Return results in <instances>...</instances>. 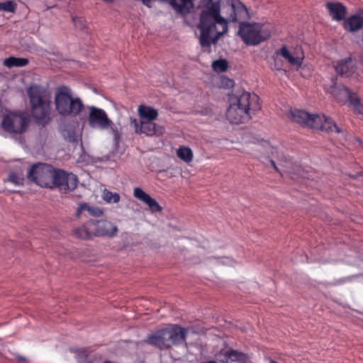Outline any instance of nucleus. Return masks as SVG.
Wrapping results in <instances>:
<instances>
[{
	"mask_svg": "<svg viewBox=\"0 0 363 363\" xmlns=\"http://www.w3.org/2000/svg\"><path fill=\"white\" fill-rule=\"evenodd\" d=\"M84 211L92 217H101L104 214V211L101 208L94 206L86 202H82L78 204L75 216L80 218Z\"/></svg>",
	"mask_w": 363,
	"mask_h": 363,
	"instance_id": "nucleus-21",
	"label": "nucleus"
},
{
	"mask_svg": "<svg viewBox=\"0 0 363 363\" xmlns=\"http://www.w3.org/2000/svg\"><path fill=\"white\" fill-rule=\"evenodd\" d=\"M9 181L15 184L16 185H23L24 178L22 174L11 172L9 174Z\"/></svg>",
	"mask_w": 363,
	"mask_h": 363,
	"instance_id": "nucleus-36",
	"label": "nucleus"
},
{
	"mask_svg": "<svg viewBox=\"0 0 363 363\" xmlns=\"http://www.w3.org/2000/svg\"><path fill=\"white\" fill-rule=\"evenodd\" d=\"M108 129H110V132L113 135L115 144L118 145L121 136V128L120 124L117 125L111 121V123L108 125Z\"/></svg>",
	"mask_w": 363,
	"mask_h": 363,
	"instance_id": "nucleus-32",
	"label": "nucleus"
},
{
	"mask_svg": "<svg viewBox=\"0 0 363 363\" xmlns=\"http://www.w3.org/2000/svg\"><path fill=\"white\" fill-rule=\"evenodd\" d=\"M55 104L58 113L63 116H78L84 108L82 101L79 98H73L71 89L62 86L56 89Z\"/></svg>",
	"mask_w": 363,
	"mask_h": 363,
	"instance_id": "nucleus-4",
	"label": "nucleus"
},
{
	"mask_svg": "<svg viewBox=\"0 0 363 363\" xmlns=\"http://www.w3.org/2000/svg\"><path fill=\"white\" fill-rule=\"evenodd\" d=\"M102 199L106 203H116L120 201L121 196L118 193H113L106 189L103 191Z\"/></svg>",
	"mask_w": 363,
	"mask_h": 363,
	"instance_id": "nucleus-31",
	"label": "nucleus"
},
{
	"mask_svg": "<svg viewBox=\"0 0 363 363\" xmlns=\"http://www.w3.org/2000/svg\"><path fill=\"white\" fill-rule=\"evenodd\" d=\"M350 104L352 105L359 113L363 114V103L361 102L357 94L353 96Z\"/></svg>",
	"mask_w": 363,
	"mask_h": 363,
	"instance_id": "nucleus-35",
	"label": "nucleus"
},
{
	"mask_svg": "<svg viewBox=\"0 0 363 363\" xmlns=\"http://www.w3.org/2000/svg\"><path fill=\"white\" fill-rule=\"evenodd\" d=\"M335 69L339 76L349 77L354 72V60L351 57L340 60L337 62Z\"/></svg>",
	"mask_w": 363,
	"mask_h": 363,
	"instance_id": "nucleus-17",
	"label": "nucleus"
},
{
	"mask_svg": "<svg viewBox=\"0 0 363 363\" xmlns=\"http://www.w3.org/2000/svg\"><path fill=\"white\" fill-rule=\"evenodd\" d=\"M226 116L231 123L235 124L245 123L251 118L250 111L240 108L234 103H230L226 111Z\"/></svg>",
	"mask_w": 363,
	"mask_h": 363,
	"instance_id": "nucleus-13",
	"label": "nucleus"
},
{
	"mask_svg": "<svg viewBox=\"0 0 363 363\" xmlns=\"http://www.w3.org/2000/svg\"><path fill=\"white\" fill-rule=\"evenodd\" d=\"M226 16L221 14V0H199L194 13L198 19L199 40L203 48L209 50L220 37L228 31L229 23L239 24L238 35L247 45H257L271 36L269 24L249 23L248 9L240 0H226Z\"/></svg>",
	"mask_w": 363,
	"mask_h": 363,
	"instance_id": "nucleus-1",
	"label": "nucleus"
},
{
	"mask_svg": "<svg viewBox=\"0 0 363 363\" xmlns=\"http://www.w3.org/2000/svg\"><path fill=\"white\" fill-rule=\"evenodd\" d=\"M130 125L134 128L136 134H145L148 137H160L164 133L165 129L162 125H157L154 121H140L130 118Z\"/></svg>",
	"mask_w": 363,
	"mask_h": 363,
	"instance_id": "nucleus-8",
	"label": "nucleus"
},
{
	"mask_svg": "<svg viewBox=\"0 0 363 363\" xmlns=\"http://www.w3.org/2000/svg\"><path fill=\"white\" fill-rule=\"evenodd\" d=\"M30 121V114L27 111L10 112L3 118L1 127L8 133L21 134L27 130Z\"/></svg>",
	"mask_w": 363,
	"mask_h": 363,
	"instance_id": "nucleus-6",
	"label": "nucleus"
},
{
	"mask_svg": "<svg viewBox=\"0 0 363 363\" xmlns=\"http://www.w3.org/2000/svg\"><path fill=\"white\" fill-rule=\"evenodd\" d=\"M220 86L226 89L232 88L234 86V81L226 77H222L220 78Z\"/></svg>",
	"mask_w": 363,
	"mask_h": 363,
	"instance_id": "nucleus-39",
	"label": "nucleus"
},
{
	"mask_svg": "<svg viewBox=\"0 0 363 363\" xmlns=\"http://www.w3.org/2000/svg\"><path fill=\"white\" fill-rule=\"evenodd\" d=\"M344 28L349 32H355L363 27V13L354 14L345 20Z\"/></svg>",
	"mask_w": 363,
	"mask_h": 363,
	"instance_id": "nucleus-22",
	"label": "nucleus"
},
{
	"mask_svg": "<svg viewBox=\"0 0 363 363\" xmlns=\"http://www.w3.org/2000/svg\"><path fill=\"white\" fill-rule=\"evenodd\" d=\"M95 238H112L117 235L118 228L113 223L104 220L93 219Z\"/></svg>",
	"mask_w": 363,
	"mask_h": 363,
	"instance_id": "nucleus-12",
	"label": "nucleus"
},
{
	"mask_svg": "<svg viewBox=\"0 0 363 363\" xmlns=\"http://www.w3.org/2000/svg\"><path fill=\"white\" fill-rule=\"evenodd\" d=\"M291 118L296 123L301 125L307 126L308 121L310 118V113L303 110H294L291 111Z\"/></svg>",
	"mask_w": 363,
	"mask_h": 363,
	"instance_id": "nucleus-27",
	"label": "nucleus"
},
{
	"mask_svg": "<svg viewBox=\"0 0 363 363\" xmlns=\"http://www.w3.org/2000/svg\"><path fill=\"white\" fill-rule=\"evenodd\" d=\"M16 357H17V359L19 361H24V362H26L27 360L24 357H22V356H20V355L17 356Z\"/></svg>",
	"mask_w": 363,
	"mask_h": 363,
	"instance_id": "nucleus-41",
	"label": "nucleus"
},
{
	"mask_svg": "<svg viewBox=\"0 0 363 363\" xmlns=\"http://www.w3.org/2000/svg\"><path fill=\"white\" fill-rule=\"evenodd\" d=\"M269 162L277 172L283 176V174L286 172H291L289 168L293 163V161L290 157L286 156L282 161L279 163V166L277 164L276 161L274 159H269Z\"/></svg>",
	"mask_w": 363,
	"mask_h": 363,
	"instance_id": "nucleus-25",
	"label": "nucleus"
},
{
	"mask_svg": "<svg viewBox=\"0 0 363 363\" xmlns=\"http://www.w3.org/2000/svg\"><path fill=\"white\" fill-rule=\"evenodd\" d=\"M270 363H278L277 362L274 361V360H271L270 361Z\"/></svg>",
	"mask_w": 363,
	"mask_h": 363,
	"instance_id": "nucleus-42",
	"label": "nucleus"
},
{
	"mask_svg": "<svg viewBox=\"0 0 363 363\" xmlns=\"http://www.w3.org/2000/svg\"><path fill=\"white\" fill-rule=\"evenodd\" d=\"M259 97L257 95L253 94H251L249 92L243 91L241 94H236L230 97V103H234L240 108L247 109L250 111V110H258L259 106L257 103Z\"/></svg>",
	"mask_w": 363,
	"mask_h": 363,
	"instance_id": "nucleus-11",
	"label": "nucleus"
},
{
	"mask_svg": "<svg viewBox=\"0 0 363 363\" xmlns=\"http://www.w3.org/2000/svg\"><path fill=\"white\" fill-rule=\"evenodd\" d=\"M218 359L222 363H229L233 362L247 363L248 356L245 353L230 349L225 352L223 354L220 353L218 355Z\"/></svg>",
	"mask_w": 363,
	"mask_h": 363,
	"instance_id": "nucleus-16",
	"label": "nucleus"
},
{
	"mask_svg": "<svg viewBox=\"0 0 363 363\" xmlns=\"http://www.w3.org/2000/svg\"><path fill=\"white\" fill-rule=\"evenodd\" d=\"M326 7L329 11L332 18L337 21H340L345 18L347 13V8L340 2H328Z\"/></svg>",
	"mask_w": 363,
	"mask_h": 363,
	"instance_id": "nucleus-18",
	"label": "nucleus"
},
{
	"mask_svg": "<svg viewBox=\"0 0 363 363\" xmlns=\"http://www.w3.org/2000/svg\"><path fill=\"white\" fill-rule=\"evenodd\" d=\"M270 154L272 157L271 159L275 158L277 160L278 164L286 156L283 152L279 151L277 148L274 147L271 148Z\"/></svg>",
	"mask_w": 363,
	"mask_h": 363,
	"instance_id": "nucleus-38",
	"label": "nucleus"
},
{
	"mask_svg": "<svg viewBox=\"0 0 363 363\" xmlns=\"http://www.w3.org/2000/svg\"><path fill=\"white\" fill-rule=\"evenodd\" d=\"M72 21L75 27L79 30H84L87 28L86 21L83 17H73Z\"/></svg>",
	"mask_w": 363,
	"mask_h": 363,
	"instance_id": "nucleus-37",
	"label": "nucleus"
},
{
	"mask_svg": "<svg viewBox=\"0 0 363 363\" xmlns=\"http://www.w3.org/2000/svg\"><path fill=\"white\" fill-rule=\"evenodd\" d=\"M177 157L185 162H190L193 160V152L189 147L182 146L177 150Z\"/></svg>",
	"mask_w": 363,
	"mask_h": 363,
	"instance_id": "nucleus-29",
	"label": "nucleus"
},
{
	"mask_svg": "<svg viewBox=\"0 0 363 363\" xmlns=\"http://www.w3.org/2000/svg\"><path fill=\"white\" fill-rule=\"evenodd\" d=\"M31 104L32 115L35 123L45 127L51 120L50 101L45 99L39 86H30L27 90Z\"/></svg>",
	"mask_w": 363,
	"mask_h": 363,
	"instance_id": "nucleus-2",
	"label": "nucleus"
},
{
	"mask_svg": "<svg viewBox=\"0 0 363 363\" xmlns=\"http://www.w3.org/2000/svg\"><path fill=\"white\" fill-rule=\"evenodd\" d=\"M133 196L138 200L146 203L152 213L162 211V207L158 202L148 194L145 193L141 188L135 187L133 190Z\"/></svg>",
	"mask_w": 363,
	"mask_h": 363,
	"instance_id": "nucleus-15",
	"label": "nucleus"
},
{
	"mask_svg": "<svg viewBox=\"0 0 363 363\" xmlns=\"http://www.w3.org/2000/svg\"><path fill=\"white\" fill-rule=\"evenodd\" d=\"M61 134L67 142L72 143H77V134L74 125L70 124L65 125L62 128Z\"/></svg>",
	"mask_w": 363,
	"mask_h": 363,
	"instance_id": "nucleus-26",
	"label": "nucleus"
},
{
	"mask_svg": "<svg viewBox=\"0 0 363 363\" xmlns=\"http://www.w3.org/2000/svg\"><path fill=\"white\" fill-rule=\"evenodd\" d=\"M94 228L93 219H89L81 225L74 227L72 230V235L82 240H92L95 238Z\"/></svg>",
	"mask_w": 363,
	"mask_h": 363,
	"instance_id": "nucleus-14",
	"label": "nucleus"
},
{
	"mask_svg": "<svg viewBox=\"0 0 363 363\" xmlns=\"http://www.w3.org/2000/svg\"><path fill=\"white\" fill-rule=\"evenodd\" d=\"M212 67L216 72H224L228 69V62L224 60H218L213 62Z\"/></svg>",
	"mask_w": 363,
	"mask_h": 363,
	"instance_id": "nucleus-33",
	"label": "nucleus"
},
{
	"mask_svg": "<svg viewBox=\"0 0 363 363\" xmlns=\"http://www.w3.org/2000/svg\"><path fill=\"white\" fill-rule=\"evenodd\" d=\"M89 114L87 121L91 128L106 130L111 123V120L108 117L104 110L91 106L88 107Z\"/></svg>",
	"mask_w": 363,
	"mask_h": 363,
	"instance_id": "nucleus-10",
	"label": "nucleus"
},
{
	"mask_svg": "<svg viewBox=\"0 0 363 363\" xmlns=\"http://www.w3.org/2000/svg\"><path fill=\"white\" fill-rule=\"evenodd\" d=\"M27 58L9 57L4 60V65L8 67H23L28 64Z\"/></svg>",
	"mask_w": 363,
	"mask_h": 363,
	"instance_id": "nucleus-28",
	"label": "nucleus"
},
{
	"mask_svg": "<svg viewBox=\"0 0 363 363\" xmlns=\"http://www.w3.org/2000/svg\"><path fill=\"white\" fill-rule=\"evenodd\" d=\"M138 113L141 119L140 121H155L158 116L157 109L145 105L138 106Z\"/></svg>",
	"mask_w": 363,
	"mask_h": 363,
	"instance_id": "nucleus-23",
	"label": "nucleus"
},
{
	"mask_svg": "<svg viewBox=\"0 0 363 363\" xmlns=\"http://www.w3.org/2000/svg\"><path fill=\"white\" fill-rule=\"evenodd\" d=\"M275 55L282 56L292 65L299 67L302 64L303 57L294 56L291 53H290L285 45L282 46L279 50H277L275 52Z\"/></svg>",
	"mask_w": 363,
	"mask_h": 363,
	"instance_id": "nucleus-24",
	"label": "nucleus"
},
{
	"mask_svg": "<svg viewBox=\"0 0 363 363\" xmlns=\"http://www.w3.org/2000/svg\"><path fill=\"white\" fill-rule=\"evenodd\" d=\"M16 9V4L13 1L0 2V11L14 12Z\"/></svg>",
	"mask_w": 363,
	"mask_h": 363,
	"instance_id": "nucleus-34",
	"label": "nucleus"
},
{
	"mask_svg": "<svg viewBox=\"0 0 363 363\" xmlns=\"http://www.w3.org/2000/svg\"><path fill=\"white\" fill-rule=\"evenodd\" d=\"M52 189H57L62 194H69L77 186V177L72 173L57 169Z\"/></svg>",
	"mask_w": 363,
	"mask_h": 363,
	"instance_id": "nucleus-7",
	"label": "nucleus"
},
{
	"mask_svg": "<svg viewBox=\"0 0 363 363\" xmlns=\"http://www.w3.org/2000/svg\"><path fill=\"white\" fill-rule=\"evenodd\" d=\"M187 330L178 325L157 331L148 337L147 342L160 350L168 349L185 341Z\"/></svg>",
	"mask_w": 363,
	"mask_h": 363,
	"instance_id": "nucleus-3",
	"label": "nucleus"
},
{
	"mask_svg": "<svg viewBox=\"0 0 363 363\" xmlns=\"http://www.w3.org/2000/svg\"><path fill=\"white\" fill-rule=\"evenodd\" d=\"M289 169H290L291 172H286L285 174L289 176L292 179L304 177L303 169L297 164L293 162Z\"/></svg>",
	"mask_w": 363,
	"mask_h": 363,
	"instance_id": "nucleus-30",
	"label": "nucleus"
},
{
	"mask_svg": "<svg viewBox=\"0 0 363 363\" xmlns=\"http://www.w3.org/2000/svg\"><path fill=\"white\" fill-rule=\"evenodd\" d=\"M278 56L274 55V68L277 70H281L282 67V62L281 60H278Z\"/></svg>",
	"mask_w": 363,
	"mask_h": 363,
	"instance_id": "nucleus-40",
	"label": "nucleus"
},
{
	"mask_svg": "<svg viewBox=\"0 0 363 363\" xmlns=\"http://www.w3.org/2000/svg\"><path fill=\"white\" fill-rule=\"evenodd\" d=\"M330 92L337 100L343 103L347 101L350 102L353 96L356 94V93L352 92L349 88L345 86L337 87L335 84L330 86Z\"/></svg>",
	"mask_w": 363,
	"mask_h": 363,
	"instance_id": "nucleus-19",
	"label": "nucleus"
},
{
	"mask_svg": "<svg viewBox=\"0 0 363 363\" xmlns=\"http://www.w3.org/2000/svg\"><path fill=\"white\" fill-rule=\"evenodd\" d=\"M307 126L327 132L343 133V130L336 125L331 118L327 117L325 115L320 116L318 114H310Z\"/></svg>",
	"mask_w": 363,
	"mask_h": 363,
	"instance_id": "nucleus-9",
	"label": "nucleus"
},
{
	"mask_svg": "<svg viewBox=\"0 0 363 363\" xmlns=\"http://www.w3.org/2000/svg\"><path fill=\"white\" fill-rule=\"evenodd\" d=\"M252 146L249 147L250 153L255 156L258 154L265 155L271 152L272 147L268 141L254 138L253 140L250 143Z\"/></svg>",
	"mask_w": 363,
	"mask_h": 363,
	"instance_id": "nucleus-20",
	"label": "nucleus"
},
{
	"mask_svg": "<svg viewBox=\"0 0 363 363\" xmlns=\"http://www.w3.org/2000/svg\"><path fill=\"white\" fill-rule=\"evenodd\" d=\"M57 169L45 163L33 164L28 172V178L37 185L52 189Z\"/></svg>",
	"mask_w": 363,
	"mask_h": 363,
	"instance_id": "nucleus-5",
	"label": "nucleus"
}]
</instances>
